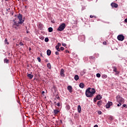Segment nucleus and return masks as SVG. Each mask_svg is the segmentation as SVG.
<instances>
[{"mask_svg":"<svg viewBox=\"0 0 127 127\" xmlns=\"http://www.w3.org/2000/svg\"><path fill=\"white\" fill-rule=\"evenodd\" d=\"M117 102L119 104H117V107H121L123 105V104L125 103V99L123 98V97H121L120 95H118L116 97Z\"/></svg>","mask_w":127,"mask_h":127,"instance_id":"f257e3e1","label":"nucleus"},{"mask_svg":"<svg viewBox=\"0 0 127 127\" xmlns=\"http://www.w3.org/2000/svg\"><path fill=\"white\" fill-rule=\"evenodd\" d=\"M85 95L88 98H91L94 96L93 93L90 92V89H86L85 91Z\"/></svg>","mask_w":127,"mask_h":127,"instance_id":"f03ea898","label":"nucleus"},{"mask_svg":"<svg viewBox=\"0 0 127 127\" xmlns=\"http://www.w3.org/2000/svg\"><path fill=\"white\" fill-rule=\"evenodd\" d=\"M66 27V25L65 23H62L58 28V31H63L64 29H65V27Z\"/></svg>","mask_w":127,"mask_h":127,"instance_id":"7ed1b4c3","label":"nucleus"},{"mask_svg":"<svg viewBox=\"0 0 127 127\" xmlns=\"http://www.w3.org/2000/svg\"><path fill=\"white\" fill-rule=\"evenodd\" d=\"M117 39L119 41H124L125 40V36L123 34L119 35L117 37Z\"/></svg>","mask_w":127,"mask_h":127,"instance_id":"20e7f679","label":"nucleus"},{"mask_svg":"<svg viewBox=\"0 0 127 127\" xmlns=\"http://www.w3.org/2000/svg\"><path fill=\"white\" fill-rule=\"evenodd\" d=\"M87 89H89L90 92L93 94H95V93H96V90H95V88L89 87L87 88Z\"/></svg>","mask_w":127,"mask_h":127,"instance_id":"39448f33","label":"nucleus"},{"mask_svg":"<svg viewBox=\"0 0 127 127\" xmlns=\"http://www.w3.org/2000/svg\"><path fill=\"white\" fill-rule=\"evenodd\" d=\"M113 68V71L114 72H115L116 75H118V74H120V72L118 71V68L114 66Z\"/></svg>","mask_w":127,"mask_h":127,"instance_id":"423d86ee","label":"nucleus"},{"mask_svg":"<svg viewBox=\"0 0 127 127\" xmlns=\"http://www.w3.org/2000/svg\"><path fill=\"white\" fill-rule=\"evenodd\" d=\"M60 113V110L55 109L54 110V114L55 116H57Z\"/></svg>","mask_w":127,"mask_h":127,"instance_id":"0eeeda50","label":"nucleus"},{"mask_svg":"<svg viewBox=\"0 0 127 127\" xmlns=\"http://www.w3.org/2000/svg\"><path fill=\"white\" fill-rule=\"evenodd\" d=\"M118 6L119 5H118V4L114 2L112 3V7H115V8H117Z\"/></svg>","mask_w":127,"mask_h":127,"instance_id":"6e6552de","label":"nucleus"},{"mask_svg":"<svg viewBox=\"0 0 127 127\" xmlns=\"http://www.w3.org/2000/svg\"><path fill=\"white\" fill-rule=\"evenodd\" d=\"M72 86H67V90L69 91L70 93H72V92H73V90H72Z\"/></svg>","mask_w":127,"mask_h":127,"instance_id":"1a4fd4ad","label":"nucleus"},{"mask_svg":"<svg viewBox=\"0 0 127 127\" xmlns=\"http://www.w3.org/2000/svg\"><path fill=\"white\" fill-rule=\"evenodd\" d=\"M17 17H18L19 21L20 20H22V14H18V16H17Z\"/></svg>","mask_w":127,"mask_h":127,"instance_id":"9d476101","label":"nucleus"},{"mask_svg":"<svg viewBox=\"0 0 127 127\" xmlns=\"http://www.w3.org/2000/svg\"><path fill=\"white\" fill-rule=\"evenodd\" d=\"M61 75L64 77V69H61Z\"/></svg>","mask_w":127,"mask_h":127,"instance_id":"9b49d317","label":"nucleus"},{"mask_svg":"<svg viewBox=\"0 0 127 127\" xmlns=\"http://www.w3.org/2000/svg\"><path fill=\"white\" fill-rule=\"evenodd\" d=\"M47 54L48 56H50L51 55V50H48L47 51Z\"/></svg>","mask_w":127,"mask_h":127,"instance_id":"f8f14e48","label":"nucleus"},{"mask_svg":"<svg viewBox=\"0 0 127 127\" xmlns=\"http://www.w3.org/2000/svg\"><path fill=\"white\" fill-rule=\"evenodd\" d=\"M27 77L28 78H29V79H32V78H33V75H32L31 74L28 73Z\"/></svg>","mask_w":127,"mask_h":127,"instance_id":"ddd939ff","label":"nucleus"},{"mask_svg":"<svg viewBox=\"0 0 127 127\" xmlns=\"http://www.w3.org/2000/svg\"><path fill=\"white\" fill-rule=\"evenodd\" d=\"M110 107H111V102H108L106 105V109H109Z\"/></svg>","mask_w":127,"mask_h":127,"instance_id":"4468645a","label":"nucleus"},{"mask_svg":"<svg viewBox=\"0 0 127 127\" xmlns=\"http://www.w3.org/2000/svg\"><path fill=\"white\" fill-rule=\"evenodd\" d=\"M77 111L78 113H81V111H82V109L81 108V106L78 105L77 107Z\"/></svg>","mask_w":127,"mask_h":127,"instance_id":"2eb2a0df","label":"nucleus"},{"mask_svg":"<svg viewBox=\"0 0 127 127\" xmlns=\"http://www.w3.org/2000/svg\"><path fill=\"white\" fill-rule=\"evenodd\" d=\"M102 103H103V102L100 100L97 102V105H98V107H101V105H102Z\"/></svg>","mask_w":127,"mask_h":127,"instance_id":"dca6fc26","label":"nucleus"},{"mask_svg":"<svg viewBox=\"0 0 127 127\" xmlns=\"http://www.w3.org/2000/svg\"><path fill=\"white\" fill-rule=\"evenodd\" d=\"M79 87L80 88H81L82 89H83L84 87H85V85L84 84V83H81L79 84Z\"/></svg>","mask_w":127,"mask_h":127,"instance_id":"f3484780","label":"nucleus"},{"mask_svg":"<svg viewBox=\"0 0 127 127\" xmlns=\"http://www.w3.org/2000/svg\"><path fill=\"white\" fill-rule=\"evenodd\" d=\"M78 79H79V75H78L77 74L75 75L74 76V80H75V81H78Z\"/></svg>","mask_w":127,"mask_h":127,"instance_id":"a211bd4d","label":"nucleus"},{"mask_svg":"<svg viewBox=\"0 0 127 127\" xmlns=\"http://www.w3.org/2000/svg\"><path fill=\"white\" fill-rule=\"evenodd\" d=\"M13 25H15V26L18 27V26H19V24H18V22L17 23L16 22H14Z\"/></svg>","mask_w":127,"mask_h":127,"instance_id":"6ab92c4d","label":"nucleus"},{"mask_svg":"<svg viewBox=\"0 0 127 127\" xmlns=\"http://www.w3.org/2000/svg\"><path fill=\"white\" fill-rule=\"evenodd\" d=\"M49 32H52L53 31V28L52 27H49L48 29Z\"/></svg>","mask_w":127,"mask_h":127,"instance_id":"aec40b11","label":"nucleus"},{"mask_svg":"<svg viewBox=\"0 0 127 127\" xmlns=\"http://www.w3.org/2000/svg\"><path fill=\"white\" fill-rule=\"evenodd\" d=\"M96 99L97 100H101V99H102V97L101 96V95H98L96 96Z\"/></svg>","mask_w":127,"mask_h":127,"instance_id":"412c9836","label":"nucleus"},{"mask_svg":"<svg viewBox=\"0 0 127 127\" xmlns=\"http://www.w3.org/2000/svg\"><path fill=\"white\" fill-rule=\"evenodd\" d=\"M24 22V20H20L19 22H18L19 24H23V22Z\"/></svg>","mask_w":127,"mask_h":127,"instance_id":"4be33fe9","label":"nucleus"},{"mask_svg":"<svg viewBox=\"0 0 127 127\" xmlns=\"http://www.w3.org/2000/svg\"><path fill=\"white\" fill-rule=\"evenodd\" d=\"M89 59H90V60H95V59H96V58L94 56H90L89 57Z\"/></svg>","mask_w":127,"mask_h":127,"instance_id":"5701e85b","label":"nucleus"},{"mask_svg":"<svg viewBox=\"0 0 127 127\" xmlns=\"http://www.w3.org/2000/svg\"><path fill=\"white\" fill-rule=\"evenodd\" d=\"M65 109L69 111V110H70V106L67 105L65 107Z\"/></svg>","mask_w":127,"mask_h":127,"instance_id":"b1692460","label":"nucleus"},{"mask_svg":"<svg viewBox=\"0 0 127 127\" xmlns=\"http://www.w3.org/2000/svg\"><path fill=\"white\" fill-rule=\"evenodd\" d=\"M47 67L49 68V69H51V64L50 63L47 64Z\"/></svg>","mask_w":127,"mask_h":127,"instance_id":"393cba45","label":"nucleus"},{"mask_svg":"<svg viewBox=\"0 0 127 127\" xmlns=\"http://www.w3.org/2000/svg\"><path fill=\"white\" fill-rule=\"evenodd\" d=\"M56 49H57V51L60 52V48H59V47L58 46H56Z\"/></svg>","mask_w":127,"mask_h":127,"instance_id":"a878e982","label":"nucleus"},{"mask_svg":"<svg viewBox=\"0 0 127 127\" xmlns=\"http://www.w3.org/2000/svg\"><path fill=\"white\" fill-rule=\"evenodd\" d=\"M124 108H126V109L127 108V104H123V105L122 109H124Z\"/></svg>","mask_w":127,"mask_h":127,"instance_id":"bb28decb","label":"nucleus"},{"mask_svg":"<svg viewBox=\"0 0 127 127\" xmlns=\"http://www.w3.org/2000/svg\"><path fill=\"white\" fill-rule=\"evenodd\" d=\"M4 63H8V60H7V59H5L4 60Z\"/></svg>","mask_w":127,"mask_h":127,"instance_id":"cd10ccee","label":"nucleus"},{"mask_svg":"<svg viewBox=\"0 0 127 127\" xmlns=\"http://www.w3.org/2000/svg\"><path fill=\"white\" fill-rule=\"evenodd\" d=\"M96 77H97V78H100V77H101V74L97 73L96 74Z\"/></svg>","mask_w":127,"mask_h":127,"instance_id":"c85d7f7f","label":"nucleus"},{"mask_svg":"<svg viewBox=\"0 0 127 127\" xmlns=\"http://www.w3.org/2000/svg\"><path fill=\"white\" fill-rule=\"evenodd\" d=\"M45 42H48V41H49V39H48V38H45Z\"/></svg>","mask_w":127,"mask_h":127,"instance_id":"c756f323","label":"nucleus"},{"mask_svg":"<svg viewBox=\"0 0 127 127\" xmlns=\"http://www.w3.org/2000/svg\"><path fill=\"white\" fill-rule=\"evenodd\" d=\"M4 43H5V44H8V45L9 44V43L7 42V40L6 39H5Z\"/></svg>","mask_w":127,"mask_h":127,"instance_id":"7c9ffc66","label":"nucleus"},{"mask_svg":"<svg viewBox=\"0 0 127 127\" xmlns=\"http://www.w3.org/2000/svg\"><path fill=\"white\" fill-rule=\"evenodd\" d=\"M102 77L104 78V79H106V78H107V75L106 74H104L102 76Z\"/></svg>","mask_w":127,"mask_h":127,"instance_id":"2f4dec72","label":"nucleus"},{"mask_svg":"<svg viewBox=\"0 0 127 127\" xmlns=\"http://www.w3.org/2000/svg\"><path fill=\"white\" fill-rule=\"evenodd\" d=\"M13 28H15V29H18V27H17L14 25H13Z\"/></svg>","mask_w":127,"mask_h":127,"instance_id":"473e14b6","label":"nucleus"},{"mask_svg":"<svg viewBox=\"0 0 127 127\" xmlns=\"http://www.w3.org/2000/svg\"><path fill=\"white\" fill-rule=\"evenodd\" d=\"M37 60L39 62H41V59L40 57H38L37 58Z\"/></svg>","mask_w":127,"mask_h":127,"instance_id":"72a5a7b5","label":"nucleus"},{"mask_svg":"<svg viewBox=\"0 0 127 127\" xmlns=\"http://www.w3.org/2000/svg\"><path fill=\"white\" fill-rule=\"evenodd\" d=\"M86 73V70H83L81 72L82 75H84V74Z\"/></svg>","mask_w":127,"mask_h":127,"instance_id":"f704fd0d","label":"nucleus"},{"mask_svg":"<svg viewBox=\"0 0 127 127\" xmlns=\"http://www.w3.org/2000/svg\"><path fill=\"white\" fill-rule=\"evenodd\" d=\"M60 49V51H61V50L62 51H63V50H64V47H61V49Z\"/></svg>","mask_w":127,"mask_h":127,"instance_id":"c9c22d12","label":"nucleus"},{"mask_svg":"<svg viewBox=\"0 0 127 127\" xmlns=\"http://www.w3.org/2000/svg\"><path fill=\"white\" fill-rule=\"evenodd\" d=\"M93 17H96V16H93L92 15H90V18H93Z\"/></svg>","mask_w":127,"mask_h":127,"instance_id":"e433bc0d","label":"nucleus"},{"mask_svg":"<svg viewBox=\"0 0 127 127\" xmlns=\"http://www.w3.org/2000/svg\"><path fill=\"white\" fill-rule=\"evenodd\" d=\"M19 45H20V46H22V45H23V43L22 42H20L19 43Z\"/></svg>","mask_w":127,"mask_h":127,"instance_id":"4c0bfd02","label":"nucleus"},{"mask_svg":"<svg viewBox=\"0 0 127 127\" xmlns=\"http://www.w3.org/2000/svg\"><path fill=\"white\" fill-rule=\"evenodd\" d=\"M57 46H59V47H60V46H61V44L60 43H58Z\"/></svg>","mask_w":127,"mask_h":127,"instance_id":"58836bf2","label":"nucleus"},{"mask_svg":"<svg viewBox=\"0 0 127 127\" xmlns=\"http://www.w3.org/2000/svg\"><path fill=\"white\" fill-rule=\"evenodd\" d=\"M98 115H102V111H98Z\"/></svg>","mask_w":127,"mask_h":127,"instance_id":"ea45409f","label":"nucleus"},{"mask_svg":"<svg viewBox=\"0 0 127 127\" xmlns=\"http://www.w3.org/2000/svg\"><path fill=\"white\" fill-rule=\"evenodd\" d=\"M62 45H63V46H64V47H66V44H65V43H63L62 44Z\"/></svg>","mask_w":127,"mask_h":127,"instance_id":"a19ab883","label":"nucleus"},{"mask_svg":"<svg viewBox=\"0 0 127 127\" xmlns=\"http://www.w3.org/2000/svg\"><path fill=\"white\" fill-rule=\"evenodd\" d=\"M55 54H56V55H59V52H56Z\"/></svg>","mask_w":127,"mask_h":127,"instance_id":"79ce46f5","label":"nucleus"},{"mask_svg":"<svg viewBox=\"0 0 127 127\" xmlns=\"http://www.w3.org/2000/svg\"><path fill=\"white\" fill-rule=\"evenodd\" d=\"M103 44L104 45H107V42H103Z\"/></svg>","mask_w":127,"mask_h":127,"instance_id":"37998d69","label":"nucleus"},{"mask_svg":"<svg viewBox=\"0 0 127 127\" xmlns=\"http://www.w3.org/2000/svg\"><path fill=\"white\" fill-rule=\"evenodd\" d=\"M97 100H98V99H97V97L95 98L94 99V102H97Z\"/></svg>","mask_w":127,"mask_h":127,"instance_id":"c03bdc74","label":"nucleus"},{"mask_svg":"<svg viewBox=\"0 0 127 127\" xmlns=\"http://www.w3.org/2000/svg\"><path fill=\"white\" fill-rule=\"evenodd\" d=\"M60 103H58L57 106H58V107H60Z\"/></svg>","mask_w":127,"mask_h":127,"instance_id":"a18cd8bd","label":"nucleus"},{"mask_svg":"<svg viewBox=\"0 0 127 127\" xmlns=\"http://www.w3.org/2000/svg\"><path fill=\"white\" fill-rule=\"evenodd\" d=\"M125 22H127V18H126V19H125Z\"/></svg>","mask_w":127,"mask_h":127,"instance_id":"49530a36","label":"nucleus"},{"mask_svg":"<svg viewBox=\"0 0 127 127\" xmlns=\"http://www.w3.org/2000/svg\"><path fill=\"white\" fill-rule=\"evenodd\" d=\"M45 62H48V60L46 59V60H45Z\"/></svg>","mask_w":127,"mask_h":127,"instance_id":"de8ad7c7","label":"nucleus"},{"mask_svg":"<svg viewBox=\"0 0 127 127\" xmlns=\"http://www.w3.org/2000/svg\"><path fill=\"white\" fill-rule=\"evenodd\" d=\"M39 25H40V27H42V24H40Z\"/></svg>","mask_w":127,"mask_h":127,"instance_id":"09e8293b","label":"nucleus"},{"mask_svg":"<svg viewBox=\"0 0 127 127\" xmlns=\"http://www.w3.org/2000/svg\"><path fill=\"white\" fill-rule=\"evenodd\" d=\"M94 127H98V125H96L94 126Z\"/></svg>","mask_w":127,"mask_h":127,"instance_id":"8fccbe9b","label":"nucleus"},{"mask_svg":"<svg viewBox=\"0 0 127 127\" xmlns=\"http://www.w3.org/2000/svg\"><path fill=\"white\" fill-rule=\"evenodd\" d=\"M57 99H58V100H59V99H60V97H58Z\"/></svg>","mask_w":127,"mask_h":127,"instance_id":"3c124183","label":"nucleus"},{"mask_svg":"<svg viewBox=\"0 0 127 127\" xmlns=\"http://www.w3.org/2000/svg\"><path fill=\"white\" fill-rule=\"evenodd\" d=\"M29 50L30 51V50H31V48H29Z\"/></svg>","mask_w":127,"mask_h":127,"instance_id":"603ef678","label":"nucleus"},{"mask_svg":"<svg viewBox=\"0 0 127 127\" xmlns=\"http://www.w3.org/2000/svg\"><path fill=\"white\" fill-rule=\"evenodd\" d=\"M42 94H44V91H42Z\"/></svg>","mask_w":127,"mask_h":127,"instance_id":"864d4df0","label":"nucleus"},{"mask_svg":"<svg viewBox=\"0 0 127 127\" xmlns=\"http://www.w3.org/2000/svg\"><path fill=\"white\" fill-rule=\"evenodd\" d=\"M67 51H68L67 50H66V51H65V52H67Z\"/></svg>","mask_w":127,"mask_h":127,"instance_id":"5fc2aeb1","label":"nucleus"},{"mask_svg":"<svg viewBox=\"0 0 127 127\" xmlns=\"http://www.w3.org/2000/svg\"><path fill=\"white\" fill-rule=\"evenodd\" d=\"M27 33H28V31H27Z\"/></svg>","mask_w":127,"mask_h":127,"instance_id":"6e6d98bb","label":"nucleus"},{"mask_svg":"<svg viewBox=\"0 0 127 127\" xmlns=\"http://www.w3.org/2000/svg\"><path fill=\"white\" fill-rule=\"evenodd\" d=\"M41 56H42V54H41Z\"/></svg>","mask_w":127,"mask_h":127,"instance_id":"4d7b16f0","label":"nucleus"},{"mask_svg":"<svg viewBox=\"0 0 127 127\" xmlns=\"http://www.w3.org/2000/svg\"><path fill=\"white\" fill-rule=\"evenodd\" d=\"M61 123H62V120H61Z\"/></svg>","mask_w":127,"mask_h":127,"instance_id":"13d9d810","label":"nucleus"},{"mask_svg":"<svg viewBox=\"0 0 127 127\" xmlns=\"http://www.w3.org/2000/svg\"><path fill=\"white\" fill-rule=\"evenodd\" d=\"M26 6H27L26 5L25 7H26Z\"/></svg>","mask_w":127,"mask_h":127,"instance_id":"bf43d9fd","label":"nucleus"},{"mask_svg":"<svg viewBox=\"0 0 127 127\" xmlns=\"http://www.w3.org/2000/svg\"><path fill=\"white\" fill-rule=\"evenodd\" d=\"M111 5H112V3H111Z\"/></svg>","mask_w":127,"mask_h":127,"instance_id":"052dcab7","label":"nucleus"}]
</instances>
